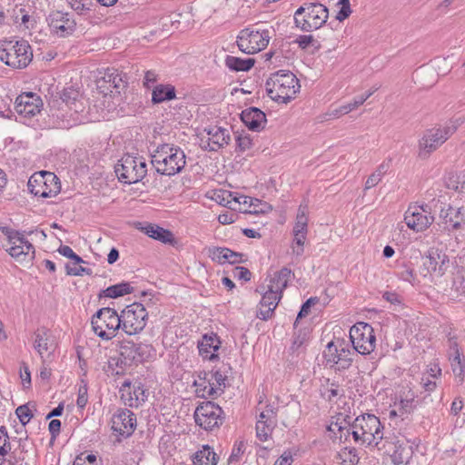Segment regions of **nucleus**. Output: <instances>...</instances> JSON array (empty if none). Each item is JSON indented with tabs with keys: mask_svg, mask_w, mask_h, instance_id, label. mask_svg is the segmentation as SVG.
<instances>
[{
	"mask_svg": "<svg viewBox=\"0 0 465 465\" xmlns=\"http://www.w3.org/2000/svg\"><path fill=\"white\" fill-rule=\"evenodd\" d=\"M208 258L218 264H233L242 262V254L226 247L212 246L207 249Z\"/></svg>",
	"mask_w": 465,
	"mask_h": 465,
	"instance_id": "cd10ccee",
	"label": "nucleus"
},
{
	"mask_svg": "<svg viewBox=\"0 0 465 465\" xmlns=\"http://www.w3.org/2000/svg\"><path fill=\"white\" fill-rule=\"evenodd\" d=\"M152 163L157 173L172 176L179 173L186 164L184 152L173 144L159 145L152 156Z\"/></svg>",
	"mask_w": 465,
	"mask_h": 465,
	"instance_id": "20e7f679",
	"label": "nucleus"
},
{
	"mask_svg": "<svg viewBox=\"0 0 465 465\" xmlns=\"http://www.w3.org/2000/svg\"><path fill=\"white\" fill-rule=\"evenodd\" d=\"M142 232L148 237L159 241L163 243L174 244L176 242L175 237L172 231L165 229L155 223H146L137 227Z\"/></svg>",
	"mask_w": 465,
	"mask_h": 465,
	"instance_id": "473e14b6",
	"label": "nucleus"
},
{
	"mask_svg": "<svg viewBox=\"0 0 465 465\" xmlns=\"http://www.w3.org/2000/svg\"><path fill=\"white\" fill-rule=\"evenodd\" d=\"M221 347V341L213 332L204 334L198 342V350L203 359L213 361L217 359V351Z\"/></svg>",
	"mask_w": 465,
	"mask_h": 465,
	"instance_id": "c756f323",
	"label": "nucleus"
},
{
	"mask_svg": "<svg viewBox=\"0 0 465 465\" xmlns=\"http://www.w3.org/2000/svg\"><path fill=\"white\" fill-rule=\"evenodd\" d=\"M350 339L353 349L361 355H369L376 347L373 328L365 322H358L350 330Z\"/></svg>",
	"mask_w": 465,
	"mask_h": 465,
	"instance_id": "a211bd4d",
	"label": "nucleus"
},
{
	"mask_svg": "<svg viewBox=\"0 0 465 465\" xmlns=\"http://www.w3.org/2000/svg\"><path fill=\"white\" fill-rule=\"evenodd\" d=\"M195 424L205 431H213L222 426L224 420L223 409L213 401H203L194 410Z\"/></svg>",
	"mask_w": 465,
	"mask_h": 465,
	"instance_id": "dca6fc26",
	"label": "nucleus"
},
{
	"mask_svg": "<svg viewBox=\"0 0 465 465\" xmlns=\"http://www.w3.org/2000/svg\"><path fill=\"white\" fill-rule=\"evenodd\" d=\"M88 401L87 390L85 388L79 391L76 404L79 408L85 407Z\"/></svg>",
	"mask_w": 465,
	"mask_h": 465,
	"instance_id": "69168bd1",
	"label": "nucleus"
},
{
	"mask_svg": "<svg viewBox=\"0 0 465 465\" xmlns=\"http://www.w3.org/2000/svg\"><path fill=\"white\" fill-rule=\"evenodd\" d=\"M120 398L129 407H139L147 398L146 391L138 381L126 380L119 389Z\"/></svg>",
	"mask_w": 465,
	"mask_h": 465,
	"instance_id": "5701e85b",
	"label": "nucleus"
},
{
	"mask_svg": "<svg viewBox=\"0 0 465 465\" xmlns=\"http://www.w3.org/2000/svg\"><path fill=\"white\" fill-rule=\"evenodd\" d=\"M395 407H397L401 413L408 414L411 411V401L409 400H401L399 402L395 403Z\"/></svg>",
	"mask_w": 465,
	"mask_h": 465,
	"instance_id": "0e129e2a",
	"label": "nucleus"
},
{
	"mask_svg": "<svg viewBox=\"0 0 465 465\" xmlns=\"http://www.w3.org/2000/svg\"><path fill=\"white\" fill-rule=\"evenodd\" d=\"M147 317L148 313L142 303H131L119 314L121 329L128 336L137 335L145 328Z\"/></svg>",
	"mask_w": 465,
	"mask_h": 465,
	"instance_id": "4468645a",
	"label": "nucleus"
},
{
	"mask_svg": "<svg viewBox=\"0 0 465 465\" xmlns=\"http://www.w3.org/2000/svg\"><path fill=\"white\" fill-rule=\"evenodd\" d=\"M309 207L301 203L297 210L292 225V233H308L309 231Z\"/></svg>",
	"mask_w": 465,
	"mask_h": 465,
	"instance_id": "e433bc0d",
	"label": "nucleus"
},
{
	"mask_svg": "<svg viewBox=\"0 0 465 465\" xmlns=\"http://www.w3.org/2000/svg\"><path fill=\"white\" fill-rule=\"evenodd\" d=\"M19 377L23 388L29 389L31 387V372L28 366L25 363L21 364L19 368Z\"/></svg>",
	"mask_w": 465,
	"mask_h": 465,
	"instance_id": "4d7b16f0",
	"label": "nucleus"
},
{
	"mask_svg": "<svg viewBox=\"0 0 465 465\" xmlns=\"http://www.w3.org/2000/svg\"><path fill=\"white\" fill-rule=\"evenodd\" d=\"M448 127L436 125L426 129L417 141V153L420 158L429 157L450 138Z\"/></svg>",
	"mask_w": 465,
	"mask_h": 465,
	"instance_id": "2eb2a0df",
	"label": "nucleus"
},
{
	"mask_svg": "<svg viewBox=\"0 0 465 465\" xmlns=\"http://www.w3.org/2000/svg\"><path fill=\"white\" fill-rule=\"evenodd\" d=\"M27 186L32 194L43 199L55 198L62 190L59 178L54 173L47 171H40L32 174Z\"/></svg>",
	"mask_w": 465,
	"mask_h": 465,
	"instance_id": "9d476101",
	"label": "nucleus"
},
{
	"mask_svg": "<svg viewBox=\"0 0 465 465\" xmlns=\"http://www.w3.org/2000/svg\"><path fill=\"white\" fill-rule=\"evenodd\" d=\"M322 396L329 401L336 400L340 396L339 387L335 384L327 385L322 389Z\"/></svg>",
	"mask_w": 465,
	"mask_h": 465,
	"instance_id": "5fc2aeb1",
	"label": "nucleus"
},
{
	"mask_svg": "<svg viewBox=\"0 0 465 465\" xmlns=\"http://www.w3.org/2000/svg\"><path fill=\"white\" fill-rule=\"evenodd\" d=\"M324 357L330 367L337 371L348 369L352 362L351 351L346 341L341 338H336L327 344Z\"/></svg>",
	"mask_w": 465,
	"mask_h": 465,
	"instance_id": "f3484780",
	"label": "nucleus"
},
{
	"mask_svg": "<svg viewBox=\"0 0 465 465\" xmlns=\"http://www.w3.org/2000/svg\"><path fill=\"white\" fill-rule=\"evenodd\" d=\"M308 233H292V253L300 256L304 252Z\"/></svg>",
	"mask_w": 465,
	"mask_h": 465,
	"instance_id": "49530a36",
	"label": "nucleus"
},
{
	"mask_svg": "<svg viewBox=\"0 0 465 465\" xmlns=\"http://www.w3.org/2000/svg\"><path fill=\"white\" fill-rule=\"evenodd\" d=\"M351 434L354 441L361 446H376L383 438V428L378 417L364 414L352 422Z\"/></svg>",
	"mask_w": 465,
	"mask_h": 465,
	"instance_id": "39448f33",
	"label": "nucleus"
},
{
	"mask_svg": "<svg viewBox=\"0 0 465 465\" xmlns=\"http://www.w3.org/2000/svg\"><path fill=\"white\" fill-rule=\"evenodd\" d=\"M175 89L170 84H157L152 92V101L153 104H160L165 101L175 99Z\"/></svg>",
	"mask_w": 465,
	"mask_h": 465,
	"instance_id": "58836bf2",
	"label": "nucleus"
},
{
	"mask_svg": "<svg viewBox=\"0 0 465 465\" xmlns=\"http://www.w3.org/2000/svg\"><path fill=\"white\" fill-rule=\"evenodd\" d=\"M337 12L335 18L339 22H342L347 19L351 14V4L349 0H339L337 5Z\"/></svg>",
	"mask_w": 465,
	"mask_h": 465,
	"instance_id": "3c124183",
	"label": "nucleus"
},
{
	"mask_svg": "<svg viewBox=\"0 0 465 465\" xmlns=\"http://www.w3.org/2000/svg\"><path fill=\"white\" fill-rule=\"evenodd\" d=\"M217 219L218 222L223 225L232 224L234 222V216L229 213L219 214Z\"/></svg>",
	"mask_w": 465,
	"mask_h": 465,
	"instance_id": "338daca9",
	"label": "nucleus"
},
{
	"mask_svg": "<svg viewBox=\"0 0 465 465\" xmlns=\"http://www.w3.org/2000/svg\"><path fill=\"white\" fill-rule=\"evenodd\" d=\"M48 25L51 32L58 37L71 35L74 28V24L68 17V15L58 11L49 15Z\"/></svg>",
	"mask_w": 465,
	"mask_h": 465,
	"instance_id": "a878e982",
	"label": "nucleus"
},
{
	"mask_svg": "<svg viewBox=\"0 0 465 465\" xmlns=\"http://www.w3.org/2000/svg\"><path fill=\"white\" fill-rule=\"evenodd\" d=\"M298 450L294 447L286 449L275 460L272 465H292L294 457L297 455Z\"/></svg>",
	"mask_w": 465,
	"mask_h": 465,
	"instance_id": "8fccbe9b",
	"label": "nucleus"
},
{
	"mask_svg": "<svg viewBox=\"0 0 465 465\" xmlns=\"http://www.w3.org/2000/svg\"><path fill=\"white\" fill-rule=\"evenodd\" d=\"M130 366L119 359L117 356H113L108 359L104 366V373L114 379H118L124 376Z\"/></svg>",
	"mask_w": 465,
	"mask_h": 465,
	"instance_id": "4c0bfd02",
	"label": "nucleus"
},
{
	"mask_svg": "<svg viewBox=\"0 0 465 465\" xmlns=\"http://www.w3.org/2000/svg\"><path fill=\"white\" fill-rule=\"evenodd\" d=\"M401 282V284L407 288H412L413 286H415L417 283V278L415 276L413 270H411V269L406 270L402 273Z\"/></svg>",
	"mask_w": 465,
	"mask_h": 465,
	"instance_id": "bf43d9fd",
	"label": "nucleus"
},
{
	"mask_svg": "<svg viewBox=\"0 0 465 465\" xmlns=\"http://www.w3.org/2000/svg\"><path fill=\"white\" fill-rule=\"evenodd\" d=\"M235 274L238 278L242 279L244 281H249L251 279L250 271L244 267H236Z\"/></svg>",
	"mask_w": 465,
	"mask_h": 465,
	"instance_id": "774afa93",
	"label": "nucleus"
},
{
	"mask_svg": "<svg viewBox=\"0 0 465 465\" xmlns=\"http://www.w3.org/2000/svg\"><path fill=\"white\" fill-rule=\"evenodd\" d=\"M68 2L71 7L80 14L90 10L92 5L91 0H68Z\"/></svg>",
	"mask_w": 465,
	"mask_h": 465,
	"instance_id": "13d9d810",
	"label": "nucleus"
},
{
	"mask_svg": "<svg viewBox=\"0 0 465 465\" xmlns=\"http://www.w3.org/2000/svg\"><path fill=\"white\" fill-rule=\"evenodd\" d=\"M298 78L290 71H279L266 81V91L270 98L279 104H287L300 91Z\"/></svg>",
	"mask_w": 465,
	"mask_h": 465,
	"instance_id": "7ed1b4c3",
	"label": "nucleus"
},
{
	"mask_svg": "<svg viewBox=\"0 0 465 465\" xmlns=\"http://www.w3.org/2000/svg\"><path fill=\"white\" fill-rule=\"evenodd\" d=\"M236 193L220 190L214 193L213 198L220 204L232 210Z\"/></svg>",
	"mask_w": 465,
	"mask_h": 465,
	"instance_id": "a18cd8bd",
	"label": "nucleus"
},
{
	"mask_svg": "<svg viewBox=\"0 0 465 465\" xmlns=\"http://www.w3.org/2000/svg\"><path fill=\"white\" fill-rule=\"evenodd\" d=\"M339 465H358L360 457L357 450L352 447L341 449L336 455Z\"/></svg>",
	"mask_w": 465,
	"mask_h": 465,
	"instance_id": "a19ab883",
	"label": "nucleus"
},
{
	"mask_svg": "<svg viewBox=\"0 0 465 465\" xmlns=\"http://www.w3.org/2000/svg\"><path fill=\"white\" fill-rule=\"evenodd\" d=\"M33 59V52L25 41L6 42L0 46V61L7 66L21 69Z\"/></svg>",
	"mask_w": 465,
	"mask_h": 465,
	"instance_id": "f8f14e48",
	"label": "nucleus"
},
{
	"mask_svg": "<svg viewBox=\"0 0 465 465\" xmlns=\"http://www.w3.org/2000/svg\"><path fill=\"white\" fill-rule=\"evenodd\" d=\"M228 384V376L219 369L201 371L195 374L192 383L193 394L201 399H217L223 394Z\"/></svg>",
	"mask_w": 465,
	"mask_h": 465,
	"instance_id": "f03ea898",
	"label": "nucleus"
},
{
	"mask_svg": "<svg viewBox=\"0 0 465 465\" xmlns=\"http://www.w3.org/2000/svg\"><path fill=\"white\" fill-rule=\"evenodd\" d=\"M349 417L343 413L332 416L327 425V436L333 442H341L349 435Z\"/></svg>",
	"mask_w": 465,
	"mask_h": 465,
	"instance_id": "393cba45",
	"label": "nucleus"
},
{
	"mask_svg": "<svg viewBox=\"0 0 465 465\" xmlns=\"http://www.w3.org/2000/svg\"><path fill=\"white\" fill-rule=\"evenodd\" d=\"M241 120L243 124L252 132L262 131L267 123L265 114L256 107H250L243 110L241 114Z\"/></svg>",
	"mask_w": 465,
	"mask_h": 465,
	"instance_id": "c85d7f7f",
	"label": "nucleus"
},
{
	"mask_svg": "<svg viewBox=\"0 0 465 465\" xmlns=\"http://www.w3.org/2000/svg\"><path fill=\"white\" fill-rule=\"evenodd\" d=\"M10 450L8 435L5 431L0 430V457H4Z\"/></svg>",
	"mask_w": 465,
	"mask_h": 465,
	"instance_id": "052dcab7",
	"label": "nucleus"
},
{
	"mask_svg": "<svg viewBox=\"0 0 465 465\" xmlns=\"http://www.w3.org/2000/svg\"><path fill=\"white\" fill-rule=\"evenodd\" d=\"M91 327L101 341H112L121 329L119 314L113 308H101L92 316Z\"/></svg>",
	"mask_w": 465,
	"mask_h": 465,
	"instance_id": "1a4fd4ad",
	"label": "nucleus"
},
{
	"mask_svg": "<svg viewBox=\"0 0 465 465\" xmlns=\"http://www.w3.org/2000/svg\"><path fill=\"white\" fill-rule=\"evenodd\" d=\"M449 257L442 250L430 249L423 262L424 277L431 279L434 276H442L449 266Z\"/></svg>",
	"mask_w": 465,
	"mask_h": 465,
	"instance_id": "412c9836",
	"label": "nucleus"
},
{
	"mask_svg": "<svg viewBox=\"0 0 465 465\" xmlns=\"http://www.w3.org/2000/svg\"><path fill=\"white\" fill-rule=\"evenodd\" d=\"M296 43L298 46L310 54H319V57L325 60H332L335 57V49H324L323 41L321 37L313 35H300Z\"/></svg>",
	"mask_w": 465,
	"mask_h": 465,
	"instance_id": "4be33fe9",
	"label": "nucleus"
},
{
	"mask_svg": "<svg viewBox=\"0 0 465 465\" xmlns=\"http://www.w3.org/2000/svg\"><path fill=\"white\" fill-rule=\"evenodd\" d=\"M275 423V416L272 410L262 411L256 424L257 437L266 441L272 437V429Z\"/></svg>",
	"mask_w": 465,
	"mask_h": 465,
	"instance_id": "f704fd0d",
	"label": "nucleus"
},
{
	"mask_svg": "<svg viewBox=\"0 0 465 465\" xmlns=\"http://www.w3.org/2000/svg\"><path fill=\"white\" fill-rule=\"evenodd\" d=\"M15 109L20 116L31 119L43 111L44 101L36 93L24 92L15 98Z\"/></svg>",
	"mask_w": 465,
	"mask_h": 465,
	"instance_id": "aec40b11",
	"label": "nucleus"
},
{
	"mask_svg": "<svg viewBox=\"0 0 465 465\" xmlns=\"http://www.w3.org/2000/svg\"><path fill=\"white\" fill-rule=\"evenodd\" d=\"M114 173L122 183H137L146 176L147 163L142 156L126 153L117 161Z\"/></svg>",
	"mask_w": 465,
	"mask_h": 465,
	"instance_id": "6e6552de",
	"label": "nucleus"
},
{
	"mask_svg": "<svg viewBox=\"0 0 465 465\" xmlns=\"http://www.w3.org/2000/svg\"><path fill=\"white\" fill-rule=\"evenodd\" d=\"M15 413H16V416L19 419L20 422L23 425L27 424L33 417L31 410L29 409V407L27 405L19 406L16 409Z\"/></svg>",
	"mask_w": 465,
	"mask_h": 465,
	"instance_id": "6e6d98bb",
	"label": "nucleus"
},
{
	"mask_svg": "<svg viewBox=\"0 0 465 465\" xmlns=\"http://www.w3.org/2000/svg\"><path fill=\"white\" fill-rule=\"evenodd\" d=\"M34 348L40 357H50L55 350V342L51 331L45 328L37 329L35 332Z\"/></svg>",
	"mask_w": 465,
	"mask_h": 465,
	"instance_id": "bb28decb",
	"label": "nucleus"
},
{
	"mask_svg": "<svg viewBox=\"0 0 465 465\" xmlns=\"http://www.w3.org/2000/svg\"><path fill=\"white\" fill-rule=\"evenodd\" d=\"M441 218L448 230L458 231L461 229L465 222L463 208L456 205H449L441 211Z\"/></svg>",
	"mask_w": 465,
	"mask_h": 465,
	"instance_id": "7c9ffc66",
	"label": "nucleus"
},
{
	"mask_svg": "<svg viewBox=\"0 0 465 465\" xmlns=\"http://www.w3.org/2000/svg\"><path fill=\"white\" fill-rule=\"evenodd\" d=\"M201 146L209 152H217L225 148L231 142V134L227 128L212 125L204 128L200 134Z\"/></svg>",
	"mask_w": 465,
	"mask_h": 465,
	"instance_id": "6ab92c4d",
	"label": "nucleus"
},
{
	"mask_svg": "<svg viewBox=\"0 0 465 465\" xmlns=\"http://www.w3.org/2000/svg\"><path fill=\"white\" fill-rule=\"evenodd\" d=\"M273 210V206L264 201L252 198L249 213L252 214H267Z\"/></svg>",
	"mask_w": 465,
	"mask_h": 465,
	"instance_id": "de8ad7c7",
	"label": "nucleus"
},
{
	"mask_svg": "<svg viewBox=\"0 0 465 465\" xmlns=\"http://www.w3.org/2000/svg\"><path fill=\"white\" fill-rule=\"evenodd\" d=\"M135 427V416L128 410L119 411L112 418V430L119 436H130L134 431Z\"/></svg>",
	"mask_w": 465,
	"mask_h": 465,
	"instance_id": "b1692460",
	"label": "nucleus"
},
{
	"mask_svg": "<svg viewBox=\"0 0 465 465\" xmlns=\"http://www.w3.org/2000/svg\"><path fill=\"white\" fill-rule=\"evenodd\" d=\"M133 292V287L128 282H121L104 290V294L108 298H118Z\"/></svg>",
	"mask_w": 465,
	"mask_h": 465,
	"instance_id": "37998d69",
	"label": "nucleus"
},
{
	"mask_svg": "<svg viewBox=\"0 0 465 465\" xmlns=\"http://www.w3.org/2000/svg\"><path fill=\"white\" fill-rule=\"evenodd\" d=\"M255 60L253 58L229 57L226 64L229 68L238 72H246L253 67Z\"/></svg>",
	"mask_w": 465,
	"mask_h": 465,
	"instance_id": "79ce46f5",
	"label": "nucleus"
},
{
	"mask_svg": "<svg viewBox=\"0 0 465 465\" xmlns=\"http://www.w3.org/2000/svg\"><path fill=\"white\" fill-rule=\"evenodd\" d=\"M454 288L458 295H465V273H462L454 281Z\"/></svg>",
	"mask_w": 465,
	"mask_h": 465,
	"instance_id": "680f3d73",
	"label": "nucleus"
},
{
	"mask_svg": "<svg viewBox=\"0 0 465 465\" xmlns=\"http://www.w3.org/2000/svg\"><path fill=\"white\" fill-rule=\"evenodd\" d=\"M420 444V440L418 439L408 438L403 434H393L385 439L382 450L395 465H407Z\"/></svg>",
	"mask_w": 465,
	"mask_h": 465,
	"instance_id": "423d86ee",
	"label": "nucleus"
},
{
	"mask_svg": "<svg viewBox=\"0 0 465 465\" xmlns=\"http://www.w3.org/2000/svg\"><path fill=\"white\" fill-rule=\"evenodd\" d=\"M73 465H101V463L94 454H80L75 458Z\"/></svg>",
	"mask_w": 465,
	"mask_h": 465,
	"instance_id": "864d4df0",
	"label": "nucleus"
},
{
	"mask_svg": "<svg viewBox=\"0 0 465 465\" xmlns=\"http://www.w3.org/2000/svg\"><path fill=\"white\" fill-rule=\"evenodd\" d=\"M291 274V271L284 268L270 276L265 289L262 292V299L257 306V318L266 321L272 316L282 299L283 290L288 285Z\"/></svg>",
	"mask_w": 465,
	"mask_h": 465,
	"instance_id": "f257e3e1",
	"label": "nucleus"
},
{
	"mask_svg": "<svg viewBox=\"0 0 465 465\" xmlns=\"http://www.w3.org/2000/svg\"><path fill=\"white\" fill-rule=\"evenodd\" d=\"M406 227L415 233L428 231L435 222V215L428 204L411 203L403 213Z\"/></svg>",
	"mask_w": 465,
	"mask_h": 465,
	"instance_id": "9b49d317",
	"label": "nucleus"
},
{
	"mask_svg": "<svg viewBox=\"0 0 465 465\" xmlns=\"http://www.w3.org/2000/svg\"><path fill=\"white\" fill-rule=\"evenodd\" d=\"M440 375L441 370L438 365L432 364L428 367L422 375V385L424 389L428 391H433L437 386L436 381L440 379Z\"/></svg>",
	"mask_w": 465,
	"mask_h": 465,
	"instance_id": "ea45409f",
	"label": "nucleus"
},
{
	"mask_svg": "<svg viewBox=\"0 0 465 465\" xmlns=\"http://www.w3.org/2000/svg\"><path fill=\"white\" fill-rule=\"evenodd\" d=\"M118 354L116 355L119 359L128 364L130 367L138 360L140 357L141 346L130 340H123L118 343Z\"/></svg>",
	"mask_w": 465,
	"mask_h": 465,
	"instance_id": "72a5a7b5",
	"label": "nucleus"
},
{
	"mask_svg": "<svg viewBox=\"0 0 465 465\" xmlns=\"http://www.w3.org/2000/svg\"><path fill=\"white\" fill-rule=\"evenodd\" d=\"M328 18V8L319 3L304 4L295 11L293 16L295 26L306 33L322 28Z\"/></svg>",
	"mask_w": 465,
	"mask_h": 465,
	"instance_id": "0eeeda50",
	"label": "nucleus"
},
{
	"mask_svg": "<svg viewBox=\"0 0 465 465\" xmlns=\"http://www.w3.org/2000/svg\"><path fill=\"white\" fill-rule=\"evenodd\" d=\"M272 35L267 29L244 28L237 35L239 50L246 54H254L264 50L271 41Z\"/></svg>",
	"mask_w": 465,
	"mask_h": 465,
	"instance_id": "ddd939ff",
	"label": "nucleus"
},
{
	"mask_svg": "<svg viewBox=\"0 0 465 465\" xmlns=\"http://www.w3.org/2000/svg\"><path fill=\"white\" fill-rule=\"evenodd\" d=\"M252 198L250 196L236 193L232 210L249 213Z\"/></svg>",
	"mask_w": 465,
	"mask_h": 465,
	"instance_id": "09e8293b",
	"label": "nucleus"
},
{
	"mask_svg": "<svg viewBox=\"0 0 465 465\" xmlns=\"http://www.w3.org/2000/svg\"><path fill=\"white\" fill-rule=\"evenodd\" d=\"M451 367L455 378L459 382H462L464 377V364L461 357L459 354L453 358Z\"/></svg>",
	"mask_w": 465,
	"mask_h": 465,
	"instance_id": "603ef678",
	"label": "nucleus"
},
{
	"mask_svg": "<svg viewBox=\"0 0 465 465\" xmlns=\"http://www.w3.org/2000/svg\"><path fill=\"white\" fill-rule=\"evenodd\" d=\"M32 250V244L20 233L13 232L8 236L6 251L15 259L27 255Z\"/></svg>",
	"mask_w": 465,
	"mask_h": 465,
	"instance_id": "2f4dec72",
	"label": "nucleus"
},
{
	"mask_svg": "<svg viewBox=\"0 0 465 465\" xmlns=\"http://www.w3.org/2000/svg\"><path fill=\"white\" fill-rule=\"evenodd\" d=\"M219 457L213 448L205 444L193 456V465H217Z\"/></svg>",
	"mask_w": 465,
	"mask_h": 465,
	"instance_id": "c9c22d12",
	"label": "nucleus"
},
{
	"mask_svg": "<svg viewBox=\"0 0 465 465\" xmlns=\"http://www.w3.org/2000/svg\"><path fill=\"white\" fill-rule=\"evenodd\" d=\"M253 142L251 135L244 131L238 132L235 135V147L236 150L243 153L252 148Z\"/></svg>",
	"mask_w": 465,
	"mask_h": 465,
	"instance_id": "c03bdc74",
	"label": "nucleus"
},
{
	"mask_svg": "<svg viewBox=\"0 0 465 465\" xmlns=\"http://www.w3.org/2000/svg\"><path fill=\"white\" fill-rule=\"evenodd\" d=\"M66 272L68 275L73 276H82L84 274H90V271L81 265L74 266V267H66Z\"/></svg>",
	"mask_w": 465,
	"mask_h": 465,
	"instance_id": "e2e57ef3",
	"label": "nucleus"
}]
</instances>
